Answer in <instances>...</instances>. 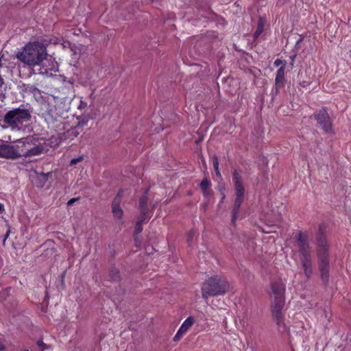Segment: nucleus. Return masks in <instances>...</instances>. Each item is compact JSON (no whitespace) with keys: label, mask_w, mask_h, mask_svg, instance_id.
Returning <instances> with one entry per match:
<instances>
[{"label":"nucleus","mask_w":351,"mask_h":351,"mask_svg":"<svg viewBox=\"0 0 351 351\" xmlns=\"http://www.w3.org/2000/svg\"><path fill=\"white\" fill-rule=\"evenodd\" d=\"M143 223V221H141L138 219H137L136 226L134 228V234L135 235L139 234L141 232V231L143 230V227H142Z\"/></svg>","instance_id":"obj_21"},{"label":"nucleus","mask_w":351,"mask_h":351,"mask_svg":"<svg viewBox=\"0 0 351 351\" xmlns=\"http://www.w3.org/2000/svg\"><path fill=\"white\" fill-rule=\"evenodd\" d=\"M317 256L320 278L327 286L330 276L329 243L326 235V226L324 223L319 226L316 235Z\"/></svg>","instance_id":"obj_1"},{"label":"nucleus","mask_w":351,"mask_h":351,"mask_svg":"<svg viewBox=\"0 0 351 351\" xmlns=\"http://www.w3.org/2000/svg\"><path fill=\"white\" fill-rule=\"evenodd\" d=\"M194 322L195 320L193 317H189L184 319L183 324L180 326L179 328L184 334H186L190 328L193 326Z\"/></svg>","instance_id":"obj_15"},{"label":"nucleus","mask_w":351,"mask_h":351,"mask_svg":"<svg viewBox=\"0 0 351 351\" xmlns=\"http://www.w3.org/2000/svg\"><path fill=\"white\" fill-rule=\"evenodd\" d=\"M271 289L273 297L271 304V314L280 330L283 332L287 330L285 317L282 312L285 304L286 284L282 279H278L271 282Z\"/></svg>","instance_id":"obj_2"},{"label":"nucleus","mask_w":351,"mask_h":351,"mask_svg":"<svg viewBox=\"0 0 351 351\" xmlns=\"http://www.w3.org/2000/svg\"><path fill=\"white\" fill-rule=\"evenodd\" d=\"M263 231L265 232V230H263ZM265 232H266V234H268L269 231H266Z\"/></svg>","instance_id":"obj_41"},{"label":"nucleus","mask_w":351,"mask_h":351,"mask_svg":"<svg viewBox=\"0 0 351 351\" xmlns=\"http://www.w3.org/2000/svg\"><path fill=\"white\" fill-rule=\"evenodd\" d=\"M32 137H27L25 138L18 139L12 143L16 156L14 160L16 158L25 157L27 152L28 147L32 145Z\"/></svg>","instance_id":"obj_9"},{"label":"nucleus","mask_w":351,"mask_h":351,"mask_svg":"<svg viewBox=\"0 0 351 351\" xmlns=\"http://www.w3.org/2000/svg\"><path fill=\"white\" fill-rule=\"evenodd\" d=\"M148 189L145 190L144 193L141 195V197L138 199V206L139 208H148L147 207V200H148Z\"/></svg>","instance_id":"obj_17"},{"label":"nucleus","mask_w":351,"mask_h":351,"mask_svg":"<svg viewBox=\"0 0 351 351\" xmlns=\"http://www.w3.org/2000/svg\"><path fill=\"white\" fill-rule=\"evenodd\" d=\"M295 56H291V60H292V64H293V63H294V59H295Z\"/></svg>","instance_id":"obj_39"},{"label":"nucleus","mask_w":351,"mask_h":351,"mask_svg":"<svg viewBox=\"0 0 351 351\" xmlns=\"http://www.w3.org/2000/svg\"><path fill=\"white\" fill-rule=\"evenodd\" d=\"M211 186V182L207 178H204L202 180L199 184V188L202 192L203 196L205 197H208L212 194V191L210 189Z\"/></svg>","instance_id":"obj_14"},{"label":"nucleus","mask_w":351,"mask_h":351,"mask_svg":"<svg viewBox=\"0 0 351 351\" xmlns=\"http://www.w3.org/2000/svg\"><path fill=\"white\" fill-rule=\"evenodd\" d=\"M213 166L214 170H217L218 167H219V162L217 156H214L213 159Z\"/></svg>","instance_id":"obj_23"},{"label":"nucleus","mask_w":351,"mask_h":351,"mask_svg":"<svg viewBox=\"0 0 351 351\" xmlns=\"http://www.w3.org/2000/svg\"><path fill=\"white\" fill-rule=\"evenodd\" d=\"M24 351H29V350H25Z\"/></svg>","instance_id":"obj_42"},{"label":"nucleus","mask_w":351,"mask_h":351,"mask_svg":"<svg viewBox=\"0 0 351 351\" xmlns=\"http://www.w3.org/2000/svg\"><path fill=\"white\" fill-rule=\"evenodd\" d=\"M232 178L235 190V199L232 210L231 222L233 226H235L236 221L238 219L239 214L240 213L241 206L244 199L245 188L242 177L237 169H234Z\"/></svg>","instance_id":"obj_6"},{"label":"nucleus","mask_w":351,"mask_h":351,"mask_svg":"<svg viewBox=\"0 0 351 351\" xmlns=\"http://www.w3.org/2000/svg\"><path fill=\"white\" fill-rule=\"evenodd\" d=\"M184 335V334L180 329H178V331L177 332V333L176 334V335L173 337V341H179Z\"/></svg>","instance_id":"obj_24"},{"label":"nucleus","mask_w":351,"mask_h":351,"mask_svg":"<svg viewBox=\"0 0 351 351\" xmlns=\"http://www.w3.org/2000/svg\"><path fill=\"white\" fill-rule=\"evenodd\" d=\"M224 199H225V195H223V197H222V198L221 199V202H223L224 200Z\"/></svg>","instance_id":"obj_40"},{"label":"nucleus","mask_w":351,"mask_h":351,"mask_svg":"<svg viewBox=\"0 0 351 351\" xmlns=\"http://www.w3.org/2000/svg\"><path fill=\"white\" fill-rule=\"evenodd\" d=\"M314 118L324 132L327 133L333 132L332 120L326 108H321L315 112Z\"/></svg>","instance_id":"obj_8"},{"label":"nucleus","mask_w":351,"mask_h":351,"mask_svg":"<svg viewBox=\"0 0 351 351\" xmlns=\"http://www.w3.org/2000/svg\"><path fill=\"white\" fill-rule=\"evenodd\" d=\"M16 153L13 145L8 141L0 139V158L6 160H14Z\"/></svg>","instance_id":"obj_10"},{"label":"nucleus","mask_w":351,"mask_h":351,"mask_svg":"<svg viewBox=\"0 0 351 351\" xmlns=\"http://www.w3.org/2000/svg\"><path fill=\"white\" fill-rule=\"evenodd\" d=\"M285 64H284L282 66L279 67L276 72L275 77V85L277 86L285 87Z\"/></svg>","instance_id":"obj_11"},{"label":"nucleus","mask_w":351,"mask_h":351,"mask_svg":"<svg viewBox=\"0 0 351 351\" xmlns=\"http://www.w3.org/2000/svg\"><path fill=\"white\" fill-rule=\"evenodd\" d=\"M46 56L45 46L39 43L25 45L22 51L17 53V58L27 65L35 66L42 62Z\"/></svg>","instance_id":"obj_4"},{"label":"nucleus","mask_w":351,"mask_h":351,"mask_svg":"<svg viewBox=\"0 0 351 351\" xmlns=\"http://www.w3.org/2000/svg\"><path fill=\"white\" fill-rule=\"evenodd\" d=\"M3 84V79L0 77V87L2 86V84Z\"/></svg>","instance_id":"obj_38"},{"label":"nucleus","mask_w":351,"mask_h":351,"mask_svg":"<svg viewBox=\"0 0 351 351\" xmlns=\"http://www.w3.org/2000/svg\"><path fill=\"white\" fill-rule=\"evenodd\" d=\"M10 230H8L6 233H5V236H4L3 243H5V241L8 239V237L10 236Z\"/></svg>","instance_id":"obj_34"},{"label":"nucleus","mask_w":351,"mask_h":351,"mask_svg":"<svg viewBox=\"0 0 351 351\" xmlns=\"http://www.w3.org/2000/svg\"><path fill=\"white\" fill-rule=\"evenodd\" d=\"M265 22L263 19L260 18L258 21V25L253 35L254 40H256L264 30Z\"/></svg>","instance_id":"obj_16"},{"label":"nucleus","mask_w":351,"mask_h":351,"mask_svg":"<svg viewBox=\"0 0 351 351\" xmlns=\"http://www.w3.org/2000/svg\"><path fill=\"white\" fill-rule=\"evenodd\" d=\"M193 235H194V234H193V232L192 230L188 232L187 238H186V241L189 243V245H191V242L193 241Z\"/></svg>","instance_id":"obj_26"},{"label":"nucleus","mask_w":351,"mask_h":351,"mask_svg":"<svg viewBox=\"0 0 351 351\" xmlns=\"http://www.w3.org/2000/svg\"><path fill=\"white\" fill-rule=\"evenodd\" d=\"M45 152V147L41 145H37L34 147H28L27 152L25 154V158H29L32 156H36L40 155Z\"/></svg>","instance_id":"obj_13"},{"label":"nucleus","mask_w":351,"mask_h":351,"mask_svg":"<svg viewBox=\"0 0 351 351\" xmlns=\"http://www.w3.org/2000/svg\"><path fill=\"white\" fill-rule=\"evenodd\" d=\"M83 160V156H79L77 158H73L71 161V165H75V164H77L79 162L82 161Z\"/></svg>","instance_id":"obj_25"},{"label":"nucleus","mask_w":351,"mask_h":351,"mask_svg":"<svg viewBox=\"0 0 351 351\" xmlns=\"http://www.w3.org/2000/svg\"><path fill=\"white\" fill-rule=\"evenodd\" d=\"M80 199L79 197H76V198H71V199H69L67 202V205L68 206H72L73 204L75 203V202L78 201Z\"/></svg>","instance_id":"obj_29"},{"label":"nucleus","mask_w":351,"mask_h":351,"mask_svg":"<svg viewBox=\"0 0 351 351\" xmlns=\"http://www.w3.org/2000/svg\"><path fill=\"white\" fill-rule=\"evenodd\" d=\"M37 346L42 348V350H45V348H47L45 342H43L42 340H38L37 341Z\"/></svg>","instance_id":"obj_28"},{"label":"nucleus","mask_w":351,"mask_h":351,"mask_svg":"<svg viewBox=\"0 0 351 351\" xmlns=\"http://www.w3.org/2000/svg\"><path fill=\"white\" fill-rule=\"evenodd\" d=\"M215 173H216V175L219 177H221V174H220V171H219V167L217 168V170H215Z\"/></svg>","instance_id":"obj_36"},{"label":"nucleus","mask_w":351,"mask_h":351,"mask_svg":"<svg viewBox=\"0 0 351 351\" xmlns=\"http://www.w3.org/2000/svg\"><path fill=\"white\" fill-rule=\"evenodd\" d=\"M38 178L40 181V186H43L48 180L49 173H41Z\"/></svg>","instance_id":"obj_19"},{"label":"nucleus","mask_w":351,"mask_h":351,"mask_svg":"<svg viewBox=\"0 0 351 351\" xmlns=\"http://www.w3.org/2000/svg\"><path fill=\"white\" fill-rule=\"evenodd\" d=\"M309 84H310V82H308L307 81H302V82H300V86H302L303 88H306L308 86Z\"/></svg>","instance_id":"obj_32"},{"label":"nucleus","mask_w":351,"mask_h":351,"mask_svg":"<svg viewBox=\"0 0 351 351\" xmlns=\"http://www.w3.org/2000/svg\"><path fill=\"white\" fill-rule=\"evenodd\" d=\"M4 210H5L4 205L3 204L0 203V213H3Z\"/></svg>","instance_id":"obj_35"},{"label":"nucleus","mask_w":351,"mask_h":351,"mask_svg":"<svg viewBox=\"0 0 351 351\" xmlns=\"http://www.w3.org/2000/svg\"><path fill=\"white\" fill-rule=\"evenodd\" d=\"M30 117L31 115L27 110L16 108L6 112L4 116V123L12 128H20Z\"/></svg>","instance_id":"obj_7"},{"label":"nucleus","mask_w":351,"mask_h":351,"mask_svg":"<svg viewBox=\"0 0 351 351\" xmlns=\"http://www.w3.org/2000/svg\"><path fill=\"white\" fill-rule=\"evenodd\" d=\"M151 1H155V0H151Z\"/></svg>","instance_id":"obj_43"},{"label":"nucleus","mask_w":351,"mask_h":351,"mask_svg":"<svg viewBox=\"0 0 351 351\" xmlns=\"http://www.w3.org/2000/svg\"><path fill=\"white\" fill-rule=\"evenodd\" d=\"M27 89H28L29 91L34 95L40 93V90L37 88V87H36L35 86L28 85Z\"/></svg>","instance_id":"obj_22"},{"label":"nucleus","mask_w":351,"mask_h":351,"mask_svg":"<svg viewBox=\"0 0 351 351\" xmlns=\"http://www.w3.org/2000/svg\"><path fill=\"white\" fill-rule=\"evenodd\" d=\"M122 193H123V191L121 189L119 190L117 195L114 197V198H118L119 204H120Z\"/></svg>","instance_id":"obj_30"},{"label":"nucleus","mask_w":351,"mask_h":351,"mask_svg":"<svg viewBox=\"0 0 351 351\" xmlns=\"http://www.w3.org/2000/svg\"><path fill=\"white\" fill-rule=\"evenodd\" d=\"M4 349H5L4 346H3V345H1V344L0 343V351H3Z\"/></svg>","instance_id":"obj_37"},{"label":"nucleus","mask_w":351,"mask_h":351,"mask_svg":"<svg viewBox=\"0 0 351 351\" xmlns=\"http://www.w3.org/2000/svg\"><path fill=\"white\" fill-rule=\"evenodd\" d=\"M283 86H277L275 85V88H274V94L275 95H278L280 93V88H282Z\"/></svg>","instance_id":"obj_33"},{"label":"nucleus","mask_w":351,"mask_h":351,"mask_svg":"<svg viewBox=\"0 0 351 351\" xmlns=\"http://www.w3.org/2000/svg\"><path fill=\"white\" fill-rule=\"evenodd\" d=\"M134 242H135V244L137 247H139V245L141 244V241L138 237L137 235H135L134 234Z\"/></svg>","instance_id":"obj_31"},{"label":"nucleus","mask_w":351,"mask_h":351,"mask_svg":"<svg viewBox=\"0 0 351 351\" xmlns=\"http://www.w3.org/2000/svg\"><path fill=\"white\" fill-rule=\"evenodd\" d=\"M110 276L112 280H118L119 278V270L116 268H112L110 272Z\"/></svg>","instance_id":"obj_20"},{"label":"nucleus","mask_w":351,"mask_h":351,"mask_svg":"<svg viewBox=\"0 0 351 351\" xmlns=\"http://www.w3.org/2000/svg\"><path fill=\"white\" fill-rule=\"evenodd\" d=\"M230 289V284L226 278L215 275L206 280L202 287V295L204 300L210 296L223 295Z\"/></svg>","instance_id":"obj_5"},{"label":"nucleus","mask_w":351,"mask_h":351,"mask_svg":"<svg viewBox=\"0 0 351 351\" xmlns=\"http://www.w3.org/2000/svg\"><path fill=\"white\" fill-rule=\"evenodd\" d=\"M111 207L113 215L118 219H122L123 211L120 206V204H119V198H114L112 202Z\"/></svg>","instance_id":"obj_12"},{"label":"nucleus","mask_w":351,"mask_h":351,"mask_svg":"<svg viewBox=\"0 0 351 351\" xmlns=\"http://www.w3.org/2000/svg\"><path fill=\"white\" fill-rule=\"evenodd\" d=\"M285 63L283 62V61L279 58L276 59L274 60V65L276 66H279L280 65H283Z\"/></svg>","instance_id":"obj_27"},{"label":"nucleus","mask_w":351,"mask_h":351,"mask_svg":"<svg viewBox=\"0 0 351 351\" xmlns=\"http://www.w3.org/2000/svg\"><path fill=\"white\" fill-rule=\"evenodd\" d=\"M300 263L304 269V274L309 279L313 274V260L308 243V232L298 231L295 235Z\"/></svg>","instance_id":"obj_3"},{"label":"nucleus","mask_w":351,"mask_h":351,"mask_svg":"<svg viewBox=\"0 0 351 351\" xmlns=\"http://www.w3.org/2000/svg\"><path fill=\"white\" fill-rule=\"evenodd\" d=\"M140 213L138 216V219L139 221L145 222L149 219V211L148 208H139Z\"/></svg>","instance_id":"obj_18"}]
</instances>
